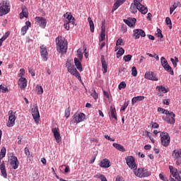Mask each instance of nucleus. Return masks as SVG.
I'll use <instances>...</instances> for the list:
<instances>
[{"instance_id": "nucleus-58", "label": "nucleus", "mask_w": 181, "mask_h": 181, "mask_svg": "<svg viewBox=\"0 0 181 181\" xmlns=\"http://www.w3.org/2000/svg\"><path fill=\"white\" fill-rule=\"evenodd\" d=\"M64 26L66 30H70V25L69 22H65Z\"/></svg>"}, {"instance_id": "nucleus-4", "label": "nucleus", "mask_w": 181, "mask_h": 181, "mask_svg": "<svg viewBox=\"0 0 181 181\" xmlns=\"http://www.w3.org/2000/svg\"><path fill=\"white\" fill-rule=\"evenodd\" d=\"M86 119V114L83 112L75 113L72 117V122L74 124H80Z\"/></svg>"}, {"instance_id": "nucleus-13", "label": "nucleus", "mask_w": 181, "mask_h": 181, "mask_svg": "<svg viewBox=\"0 0 181 181\" xmlns=\"http://www.w3.org/2000/svg\"><path fill=\"white\" fill-rule=\"evenodd\" d=\"M10 165L14 170H16L18 168H19V160H18V157L12 156L10 158Z\"/></svg>"}, {"instance_id": "nucleus-20", "label": "nucleus", "mask_w": 181, "mask_h": 181, "mask_svg": "<svg viewBox=\"0 0 181 181\" xmlns=\"http://www.w3.org/2000/svg\"><path fill=\"white\" fill-rule=\"evenodd\" d=\"M40 52L41 54V56L42 57V59L45 60V62H47V49L46 48V47H45V45H42L40 48Z\"/></svg>"}, {"instance_id": "nucleus-39", "label": "nucleus", "mask_w": 181, "mask_h": 181, "mask_svg": "<svg viewBox=\"0 0 181 181\" xmlns=\"http://www.w3.org/2000/svg\"><path fill=\"white\" fill-rule=\"evenodd\" d=\"M158 112H161V114H165V115H168L169 114V112H170L169 110H165V109H163L162 107H158Z\"/></svg>"}, {"instance_id": "nucleus-48", "label": "nucleus", "mask_w": 181, "mask_h": 181, "mask_svg": "<svg viewBox=\"0 0 181 181\" xmlns=\"http://www.w3.org/2000/svg\"><path fill=\"white\" fill-rule=\"evenodd\" d=\"M77 57H78L80 60L83 59V52L81 49L77 50Z\"/></svg>"}, {"instance_id": "nucleus-33", "label": "nucleus", "mask_w": 181, "mask_h": 181, "mask_svg": "<svg viewBox=\"0 0 181 181\" xmlns=\"http://www.w3.org/2000/svg\"><path fill=\"white\" fill-rule=\"evenodd\" d=\"M143 100H145V96H136L132 98V104H135L138 101H143Z\"/></svg>"}, {"instance_id": "nucleus-61", "label": "nucleus", "mask_w": 181, "mask_h": 181, "mask_svg": "<svg viewBox=\"0 0 181 181\" xmlns=\"http://www.w3.org/2000/svg\"><path fill=\"white\" fill-rule=\"evenodd\" d=\"M64 18H66V19L70 20V17L71 16H71V13H66L64 15Z\"/></svg>"}, {"instance_id": "nucleus-60", "label": "nucleus", "mask_w": 181, "mask_h": 181, "mask_svg": "<svg viewBox=\"0 0 181 181\" xmlns=\"http://www.w3.org/2000/svg\"><path fill=\"white\" fill-rule=\"evenodd\" d=\"M22 76H25V69H20V74H18V77L22 78Z\"/></svg>"}, {"instance_id": "nucleus-46", "label": "nucleus", "mask_w": 181, "mask_h": 181, "mask_svg": "<svg viewBox=\"0 0 181 181\" xmlns=\"http://www.w3.org/2000/svg\"><path fill=\"white\" fill-rule=\"evenodd\" d=\"M157 88L159 91H162V93H168V91H169L168 89H166V88H165V86H157Z\"/></svg>"}, {"instance_id": "nucleus-55", "label": "nucleus", "mask_w": 181, "mask_h": 181, "mask_svg": "<svg viewBox=\"0 0 181 181\" xmlns=\"http://www.w3.org/2000/svg\"><path fill=\"white\" fill-rule=\"evenodd\" d=\"M159 177L161 180H163V181H169V180H168V177H165V175H163V174L162 173H160L159 174Z\"/></svg>"}, {"instance_id": "nucleus-9", "label": "nucleus", "mask_w": 181, "mask_h": 181, "mask_svg": "<svg viewBox=\"0 0 181 181\" xmlns=\"http://www.w3.org/2000/svg\"><path fill=\"white\" fill-rule=\"evenodd\" d=\"M126 159V163L130 169H136L137 165L135 163V158L134 156H127L125 158Z\"/></svg>"}, {"instance_id": "nucleus-25", "label": "nucleus", "mask_w": 181, "mask_h": 181, "mask_svg": "<svg viewBox=\"0 0 181 181\" xmlns=\"http://www.w3.org/2000/svg\"><path fill=\"white\" fill-rule=\"evenodd\" d=\"M101 63H102V69H103V73H107V69H108V65L107 64V62H105V57L104 55L101 56Z\"/></svg>"}, {"instance_id": "nucleus-3", "label": "nucleus", "mask_w": 181, "mask_h": 181, "mask_svg": "<svg viewBox=\"0 0 181 181\" xmlns=\"http://www.w3.org/2000/svg\"><path fill=\"white\" fill-rule=\"evenodd\" d=\"M134 169V173L135 176H137V177H148V176H151V171H148V170H145V168H140L136 170V168Z\"/></svg>"}, {"instance_id": "nucleus-56", "label": "nucleus", "mask_w": 181, "mask_h": 181, "mask_svg": "<svg viewBox=\"0 0 181 181\" xmlns=\"http://www.w3.org/2000/svg\"><path fill=\"white\" fill-rule=\"evenodd\" d=\"M62 168H65L64 169V173H69V172H70V167L69 165H62Z\"/></svg>"}, {"instance_id": "nucleus-47", "label": "nucleus", "mask_w": 181, "mask_h": 181, "mask_svg": "<svg viewBox=\"0 0 181 181\" xmlns=\"http://www.w3.org/2000/svg\"><path fill=\"white\" fill-rule=\"evenodd\" d=\"M138 74V71L136 70V67L133 66L132 68V75L133 76V77H136Z\"/></svg>"}, {"instance_id": "nucleus-2", "label": "nucleus", "mask_w": 181, "mask_h": 181, "mask_svg": "<svg viewBox=\"0 0 181 181\" xmlns=\"http://www.w3.org/2000/svg\"><path fill=\"white\" fill-rule=\"evenodd\" d=\"M56 43L57 46V50H59V52L62 53H66V52H67V42L57 37L56 38Z\"/></svg>"}, {"instance_id": "nucleus-10", "label": "nucleus", "mask_w": 181, "mask_h": 181, "mask_svg": "<svg viewBox=\"0 0 181 181\" xmlns=\"http://www.w3.org/2000/svg\"><path fill=\"white\" fill-rule=\"evenodd\" d=\"M35 21L36 25H38V26L42 28V29H45L46 28L47 22L46 21V19L45 18L37 16L35 17Z\"/></svg>"}, {"instance_id": "nucleus-35", "label": "nucleus", "mask_w": 181, "mask_h": 181, "mask_svg": "<svg viewBox=\"0 0 181 181\" xmlns=\"http://www.w3.org/2000/svg\"><path fill=\"white\" fill-rule=\"evenodd\" d=\"M179 4H180V2H175L173 4V5L170 8V15H172V13H173L175 9H176V8H177V6H179Z\"/></svg>"}, {"instance_id": "nucleus-54", "label": "nucleus", "mask_w": 181, "mask_h": 181, "mask_svg": "<svg viewBox=\"0 0 181 181\" xmlns=\"http://www.w3.org/2000/svg\"><path fill=\"white\" fill-rule=\"evenodd\" d=\"M65 117L66 118H69V117H70V107L65 110Z\"/></svg>"}, {"instance_id": "nucleus-18", "label": "nucleus", "mask_w": 181, "mask_h": 181, "mask_svg": "<svg viewBox=\"0 0 181 181\" xmlns=\"http://www.w3.org/2000/svg\"><path fill=\"white\" fill-rule=\"evenodd\" d=\"M124 22L126 25H128L129 28H134L135 26V23H136V18L130 17L127 19H124Z\"/></svg>"}, {"instance_id": "nucleus-30", "label": "nucleus", "mask_w": 181, "mask_h": 181, "mask_svg": "<svg viewBox=\"0 0 181 181\" xmlns=\"http://www.w3.org/2000/svg\"><path fill=\"white\" fill-rule=\"evenodd\" d=\"M139 9V8L135 4V0H134V4H132L130 6V12H132V13H136V12H138Z\"/></svg>"}, {"instance_id": "nucleus-59", "label": "nucleus", "mask_w": 181, "mask_h": 181, "mask_svg": "<svg viewBox=\"0 0 181 181\" xmlns=\"http://www.w3.org/2000/svg\"><path fill=\"white\" fill-rule=\"evenodd\" d=\"M24 151H25V154L26 155V156H30V151H29V148L28 147H25L24 148Z\"/></svg>"}, {"instance_id": "nucleus-28", "label": "nucleus", "mask_w": 181, "mask_h": 181, "mask_svg": "<svg viewBox=\"0 0 181 181\" xmlns=\"http://www.w3.org/2000/svg\"><path fill=\"white\" fill-rule=\"evenodd\" d=\"M112 146H114L115 149H117V151H119L120 152H125V148H124L123 146L119 144L113 143Z\"/></svg>"}, {"instance_id": "nucleus-32", "label": "nucleus", "mask_w": 181, "mask_h": 181, "mask_svg": "<svg viewBox=\"0 0 181 181\" xmlns=\"http://www.w3.org/2000/svg\"><path fill=\"white\" fill-rule=\"evenodd\" d=\"M110 114L112 118H114L116 121L118 119V117H117V110H115V107H113L112 106L110 107Z\"/></svg>"}, {"instance_id": "nucleus-27", "label": "nucleus", "mask_w": 181, "mask_h": 181, "mask_svg": "<svg viewBox=\"0 0 181 181\" xmlns=\"http://www.w3.org/2000/svg\"><path fill=\"white\" fill-rule=\"evenodd\" d=\"M74 63L76 69H78L80 71H83V66L81 65V62L78 59L74 58Z\"/></svg>"}, {"instance_id": "nucleus-62", "label": "nucleus", "mask_w": 181, "mask_h": 181, "mask_svg": "<svg viewBox=\"0 0 181 181\" xmlns=\"http://www.w3.org/2000/svg\"><path fill=\"white\" fill-rule=\"evenodd\" d=\"M127 107H128V104L127 103H124L123 105V106H122L120 111H125V110H127Z\"/></svg>"}, {"instance_id": "nucleus-5", "label": "nucleus", "mask_w": 181, "mask_h": 181, "mask_svg": "<svg viewBox=\"0 0 181 181\" xmlns=\"http://www.w3.org/2000/svg\"><path fill=\"white\" fill-rule=\"evenodd\" d=\"M160 142L161 145H163L165 147L169 146L170 144V136L168 133H161L160 134Z\"/></svg>"}, {"instance_id": "nucleus-57", "label": "nucleus", "mask_w": 181, "mask_h": 181, "mask_svg": "<svg viewBox=\"0 0 181 181\" xmlns=\"http://www.w3.org/2000/svg\"><path fill=\"white\" fill-rule=\"evenodd\" d=\"M157 36L158 37H163V35L162 34V30L160 29H157Z\"/></svg>"}, {"instance_id": "nucleus-6", "label": "nucleus", "mask_w": 181, "mask_h": 181, "mask_svg": "<svg viewBox=\"0 0 181 181\" xmlns=\"http://www.w3.org/2000/svg\"><path fill=\"white\" fill-rule=\"evenodd\" d=\"M16 112L13 110H10L8 112V122H7V127L11 128L15 125V121H16V116H15Z\"/></svg>"}, {"instance_id": "nucleus-53", "label": "nucleus", "mask_w": 181, "mask_h": 181, "mask_svg": "<svg viewBox=\"0 0 181 181\" xmlns=\"http://www.w3.org/2000/svg\"><path fill=\"white\" fill-rule=\"evenodd\" d=\"M9 35H11V32L10 31H7L1 37L2 39H4V40H6V39H8V37H9Z\"/></svg>"}, {"instance_id": "nucleus-15", "label": "nucleus", "mask_w": 181, "mask_h": 181, "mask_svg": "<svg viewBox=\"0 0 181 181\" xmlns=\"http://www.w3.org/2000/svg\"><path fill=\"white\" fill-rule=\"evenodd\" d=\"M169 169L173 177H175V179L177 181H181V177L180 175H179V173H177V170L173 168V166H170Z\"/></svg>"}, {"instance_id": "nucleus-40", "label": "nucleus", "mask_w": 181, "mask_h": 181, "mask_svg": "<svg viewBox=\"0 0 181 181\" xmlns=\"http://www.w3.org/2000/svg\"><path fill=\"white\" fill-rule=\"evenodd\" d=\"M36 90H37V93L39 95H40L41 94H43V87H42L41 86H36Z\"/></svg>"}, {"instance_id": "nucleus-22", "label": "nucleus", "mask_w": 181, "mask_h": 181, "mask_svg": "<svg viewBox=\"0 0 181 181\" xmlns=\"http://www.w3.org/2000/svg\"><path fill=\"white\" fill-rule=\"evenodd\" d=\"M30 26H32V23H30V21H26L25 25L22 27V28H21L22 36H25V35H26V32H28V30H29V28H30Z\"/></svg>"}, {"instance_id": "nucleus-16", "label": "nucleus", "mask_w": 181, "mask_h": 181, "mask_svg": "<svg viewBox=\"0 0 181 181\" xmlns=\"http://www.w3.org/2000/svg\"><path fill=\"white\" fill-rule=\"evenodd\" d=\"M52 132L54 134L56 142L59 144L62 141V136H60V132H59V128L54 127L52 129Z\"/></svg>"}, {"instance_id": "nucleus-21", "label": "nucleus", "mask_w": 181, "mask_h": 181, "mask_svg": "<svg viewBox=\"0 0 181 181\" xmlns=\"http://www.w3.org/2000/svg\"><path fill=\"white\" fill-rule=\"evenodd\" d=\"M105 40V21L102 22L100 42Z\"/></svg>"}, {"instance_id": "nucleus-26", "label": "nucleus", "mask_w": 181, "mask_h": 181, "mask_svg": "<svg viewBox=\"0 0 181 181\" xmlns=\"http://www.w3.org/2000/svg\"><path fill=\"white\" fill-rule=\"evenodd\" d=\"M100 168H110V166H111V165H110V160L107 158L102 160L100 161Z\"/></svg>"}, {"instance_id": "nucleus-12", "label": "nucleus", "mask_w": 181, "mask_h": 181, "mask_svg": "<svg viewBox=\"0 0 181 181\" xmlns=\"http://www.w3.org/2000/svg\"><path fill=\"white\" fill-rule=\"evenodd\" d=\"M134 4L137 6V8H139V11L143 15H146V13H148V8L142 5L138 0H135Z\"/></svg>"}, {"instance_id": "nucleus-52", "label": "nucleus", "mask_w": 181, "mask_h": 181, "mask_svg": "<svg viewBox=\"0 0 181 181\" xmlns=\"http://www.w3.org/2000/svg\"><path fill=\"white\" fill-rule=\"evenodd\" d=\"M124 43V40L122 38H119L116 42V46H122Z\"/></svg>"}, {"instance_id": "nucleus-63", "label": "nucleus", "mask_w": 181, "mask_h": 181, "mask_svg": "<svg viewBox=\"0 0 181 181\" xmlns=\"http://www.w3.org/2000/svg\"><path fill=\"white\" fill-rule=\"evenodd\" d=\"M115 181H125V180H124V177H122L118 175V176L116 177V180H115Z\"/></svg>"}, {"instance_id": "nucleus-41", "label": "nucleus", "mask_w": 181, "mask_h": 181, "mask_svg": "<svg viewBox=\"0 0 181 181\" xmlns=\"http://www.w3.org/2000/svg\"><path fill=\"white\" fill-rule=\"evenodd\" d=\"M91 91L92 92L90 93V95L93 96L94 100H97V98H98V93H97V92H95V89H92Z\"/></svg>"}, {"instance_id": "nucleus-11", "label": "nucleus", "mask_w": 181, "mask_h": 181, "mask_svg": "<svg viewBox=\"0 0 181 181\" xmlns=\"http://www.w3.org/2000/svg\"><path fill=\"white\" fill-rule=\"evenodd\" d=\"M133 37L134 39H139V37H145L146 36V34L145 33V31L142 29H136L133 30Z\"/></svg>"}, {"instance_id": "nucleus-50", "label": "nucleus", "mask_w": 181, "mask_h": 181, "mask_svg": "<svg viewBox=\"0 0 181 181\" xmlns=\"http://www.w3.org/2000/svg\"><path fill=\"white\" fill-rule=\"evenodd\" d=\"M160 63H161V66H165V64H168V60H166V58H165V57H162L160 58Z\"/></svg>"}, {"instance_id": "nucleus-29", "label": "nucleus", "mask_w": 181, "mask_h": 181, "mask_svg": "<svg viewBox=\"0 0 181 181\" xmlns=\"http://www.w3.org/2000/svg\"><path fill=\"white\" fill-rule=\"evenodd\" d=\"M71 74L76 77L78 80H79V81H81V76L80 75V73H78V71H77L76 68H74V70L71 71Z\"/></svg>"}, {"instance_id": "nucleus-49", "label": "nucleus", "mask_w": 181, "mask_h": 181, "mask_svg": "<svg viewBox=\"0 0 181 181\" xmlns=\"http://www.w3.org/2000/svg\"><path fill=\"white\" fill-rule=\"evenodd\" d=\"M0 91L1 93H7L8 91V87L0 85Z\"/></svg>"}, {"instance_id": "nucleus-17", "label": "nucleus", "mask_w": 181, "mask_h": 181, "mask_svg": "<svg viewBox=\"0 0 181 181\" xmlns=\"http://www.w3.org/2000/svg\"><path fill=\"white\" fill-rule=\"evenodd\" d=\"M145 78H147L148 80H151L152 81H158L159 79L158 77H156V75H155V73L152 71H148L145 74Z\"/></svg>"}, {"instance_id": "nucleus-23", "label": "nucleus", "mask_w": 181, "mask_h": 181, "mask_svg": "<svg viewBox=\"0 0 181 181\" xmlns=\"http://www.w3.org/2000/svg\"><path fill=\"white\" fill-rule=\"evenodd\" d=\"M22 11L20 13V18L23 19V18H28L29 16V11H28V8L25 6L21 7Z\"/></svg>"}, {"instance_id": "nucleus-36", "label": "nucleus", "mask_w": 181, "mask_h": 181, "mask_svg": "<svg viewBox=\"0 0 181 181\" xmlns=\"http://www.w3.org/2000/svg\"><path fill=\"white\" fill-rule=\"evenodd\" d=\"M121 5H122V4H120L119 1H116V2L114 4V5L112 6V12H115V11H117V9L119 8V6H121Z\"/></svg>"}, {"instance_id": "nucleus-31", "label": "nucleus", "mask_w": 181, "mask_h": 181, "mask_svg": "<svg viewBox=\"0 0 181 181\" xmlns=\"http://www.w3.org/2000/svg\"><path fill=\"white\" fill-rule=\"evenodd\" d=\"M163 67L166 71L170 73L171 76H173L174 74L173 69H172V67L170 66V65H169L168 63L165 64Z\"/></svg>"}, {"instance_id": "nucleus-37", "label": "nucleus", "mask_w": 181, "mask_h": 181, "mask_svg": "<svg viewBox=\"0 0 181 181\" xmlns=\"http://www.w3.org/2000/svg\"><path fill=\"white\" fill-rule=\"evenodd\" d=\"M124 53H125V50L124 49V48H122V47L119 48V50L117 52V59H119V57L121 56H122V54H124Z\"/></svg>"}, {"instance_id": "nucleus-42", "label": "nucleus", "mask_w": 181, "mask_h": 181, "mask_svg": "<svg viewBox=\"0 0 181 181\" xmlns=\"http://www.w3.org/2000/svg\"><path fill=\"white\" fill-rule=\"evenodd\" d=\"M165 23H166V25H168V28H169L170 29H172V20H170V18L166 17V18H165Z\"/></svg>"}, {"instance_id": "nucleus-24", "label": "nucleus", "mask_w": 181, "mask_h": 181, "mask_svg": "<svg viewBox=\"0 0 181 181\" xmlns=\"http://www.w3.org/2000/svg\"><path fill=\"white\" fill-rule=\"evenodd\" d=\"M0 170H1V173L2 175V176H4L5 177V179H6V177H8V174L6 173V168H5V161L3 160L1 162V164L0 165Z\"/></svg>"}, {"instance_id": "nucleus-44", "label": "nucleus", "mask_w": 181, "mask_h": 181, "mask_svg": "<svg viewBox=\"0 0 181 181\" xmlns=\"http://www.w3.org/2000/svg\"><path fill=\"white\" fill-rule=\"evenodd\" d=\"M119 90H122L124 88H127V83L125 81H122L118 86Z\"/></svg>"}, {"instance_id": "nucleus-14", "label": "nucleus", "mask_w": 181, "mask_h": 181, "mask_svg": "<svg viewBox=\"0 0 181 181\" xmlns=\"http://www.w3.org/2000/svg\"><path fill=\"white\" fill-rule=\"evenodd\" d=\"M168 115L169 116H167L165 117L166 122L173 125L175 122H176V120L175 119V117H176V115H175L173 112H169V114Z\"/></svg>"}, {"instance_id": "nucleus-64", "label": "nucleus", "mask_w": 181, "mask_h": 181, "mask_svg": "<svg viewBox=\"0 0 181 181\" xmlns=\"http://www.w3.org/2000/svg\"><path fill=\"white\" fill-rule=\"evenodd\" d=\"M163 104H164V105H169V99H164L163 100Z\"/></svg>"}, {"instance_id": "nucleus-45", "label": "nucleus", "mask_w": 181, "mask_h": 181, "mask_svg": "<svg viewBox=\"0 0 181 181\" xmlns=\"http://www.w3.org/2000/svg\"><path fill=\"white\" fill-rule=\"evenodd\" d=\"M5 155H6V148L5 147H2L0 152V156L1 158H5Z\"/></svg>"}, {"instance_id": "nucleus-1", "label": "nucleus", "mask_w": 181, "mask_h": 181, "mask_svg": "<svg viewBox=\"0 0 181 181\" xmlns=\"http://www.w3.org/2000/svg\"><path fill=\"white\" fill-rule=\"evenodd\" d=\"M11 11V3L9 0H4L2 3H0V16L7 15Z\"/></svg>"}, {"instance_id": "nucleus-19", "label": "nucleus", "mask_w": 181, "mask_h": 181, "mask_svg": "<svg viewBox=\"0 0 181 181\" xmlns=\"http://www.w3.org/2000/svg\"><path fill=\"white\" fill-rule=\"evenodd\" d=\"M27 86H28V80L25 78L21 77V78H19L18 86L21 90H25Z\"/></svg>"}, {"instance_id": "nucleus-51", "label": "nucleus", "mask_w": 181, "mask_h": 181, "mask_svg": "<svg viewBox=\"0 0 181 181\" xmlns=\"http://www.w3.org/2000/svg\"><path fill=\"white\" fill-rule=\"evenodd\" d=\"M67 22L71 23V25H76V19H74V17L73 16H71Z\"/></svg>"}, {"instance_id": "nucleus-34", "label": "nucleus", "mask_w": 181, "mask_h": 181, "mask_svg": "<svg viewBox=\"0 0 181 181\" xmlns=\"http://www.w3.org/2000/svg\"><path fill=\"white\" fill-rule=\"evenodd\" d=\"M88 21L90 26V30L92 33H94V22H93V20L90 18V17L88 18Z\"/></svg>"}, {"instance_id": "nucleus-8", "label": "nucleus", "mask_w": 181, "mask_h": 181, "mask_svg": "<svg viewBox=\"0 0 181 181\" xmlns=\"http://www.w3.org/2000/svg\"><path fill=\"white\" fill-rule=\"evenodd\" d=\"M172 156L175 159L177 166L181 165V150H174L172 153Z\"/></svg>"}, {"instance_id": "nucleus-38", "label": "nucleus", "mask_w": 181, "mask_h": 181, "mask_svg": "<svg viewBox=\"0 0 181 181\" xmlns=\"http://www.w3.org/2000/svg\"><path fill=\"white\" fill-rule=\"evenodd\" d=\"M94 177L100 179L101 181H107V177H105V175L103 174H97L96 175L94 176Z\"/></svg>"}, {"instance_id": "nucleus-7", "label": "nucleus", "mask_w": 181, "mask_h": 181, "mask_svg": "<svg viewBox=\"0 0 181 181\" xmlns=\"http://www.w3.org/2000/svg\"><path fill=\"white\" fill-rule=\"evenodd\" d=\"M31 111L33 119L35 122L37 124V122L40 121V115L39 114V107H37V105L33 106V107L31 109Z\"/></svg>"}, {"instance_id": "nucleus-43", "label": "nucleus", "mask_w": 181, "mask_h": 181, "mask_svg": "<svg viewBox=\"0 0 181 181\" xmlns=\"http://www.w3.org/2000/svg\"><path fill=\"white\" fill-rule=\"evenodd\" d=\"M131 59H132V55L131 54L124 55L123 57V59L126 63L128 62H131Z\"/></svg>"}]
</instances>
